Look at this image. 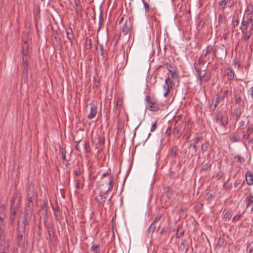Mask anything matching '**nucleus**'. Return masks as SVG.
<instances>
[{
  "label": "nucleus",
  "mask_w": 253,
  "mask_h": 253,
  "mask_svg": "<svg viewBox=\"0 0 253 253\" xmlns=\"http://www.w3.org/2000/svg\"><path fill=\"white\" fill-rule=\"evenodd\" d=\"M31 49L22 51V61H23V73L27 75L28 60L30 58Z\"/></svg>",
  "instance_id": "1"
},
{
  "label": "nucleus",
  "mask_w": 253,
  "mask_h": 253,
  "mask_svg": "<svg viewBox=\"0 0 253 253\" xmlns=\"http://www.w3.org/2000/svg\"><path fill=\"white\" fill-rule=\"evenodd\" d=\"M145 100L148 103V109L153 111H157L159 110V107L156 100L149 96H146Z\"/></svg>",
  "instance_id": "2"
},
{
  "label": "nucleus",
  "mask_w": 253,
  "mask_h": 253,
  "mask_svg": "<svg viewBox=\"0 0 253 253\" xmlns=\"http://www.w3.org/2000/svg\"><path fill=\"white\" fill-rule=\"evenodd\" d=\"M25 223L23 222L21 224H19L17 228V240L18 242V245L21 244V242L23 240V235L25 232Z\"/></svg>",
  "instance_id": "3"
},
{
  "label": "nucleus",
  "mask_w": 253,
  "mask_h": 253,
  "mask_svg": "<svg viewBox=\"0 0 253 253\" xmlns=\"http://www.w3.org/2000/svg\"><path fill=\"white\" fill-rule=\"evenodd\" d=\"M132 27V24L130 19L126 20L123 24L122 28V31L125 35H127Z\"/></svg>",
  "instance_id": "4"
},
{
  "label": "nucleus",
  "mask_w": 253,
  "mask_h": 253,
  "mask_svg": "<svg viewBox=\"0 0 253 253\" xmlns=\"http://www.w3.org/2000/svg\"><path fill=\"white\" fill-rule=\"evenodd\" d=\"M89 106L90 107V112L88 115L87 118L91 119L93 118L97 114V106L93 102L90 103Z\"/></svg>",
  "instance_id": "5"
},
{
  "label": "nucleus",
  "mask_w": 253,
  "mask_h": 253,
  "mask_svg": "<svg viewBox=\"0 0 253 253\" xmlns=\"http://www.w3.org/2000/svg\"><path fill=\"white\" fill-rule=\"evenodd\" d=\"M197 147L194 144H190L189 146V152L188 153V157L192 158L196 155Z\"/></svg>",
  "instance_id": "6"
},
{
  "label": "nucleus",
  "mask_w": 253,
  "mask_h": 253,
  "mask_svg": "<svg viewBox=\"0 0 253 253\" xmlns=\"http://www.w3.org/2000/svg\"><path fill=\"white\" fill-rule=\"evenodd\" d=\"M246 180L248 185H252L253 184V174L250 171H248L245 174Z\"/></svg>",
  "instance_id": "7"
},
{
  "label": "nucleus",
  "mask_w": 253,
  "mask_h": 253,
  "mask_svg": "<svg viewBox=\"0 0 253 253\" xmlns=\"http://www.w3.org/2000/svg\"><path fill=\"white\" fill-rule=\"evenodd\" d=\"M242 113V109L241 107H237L234 110L233 116L235 117L236 120L237 121L240 118Z\"/></svg>",
  "instance_id": "8"
},
{
  "label": "nucleus",
  "mask_w": 253,
  "mask_h": 253,
  "mask_svg": "<svg viewBox=\"0 0 253 253\" xmlns=\"http://www.w3.org/2000/svg\"><path fill=\"white\" fill-rule=\"evenodd\" d=\"M66 34L70 43L72 44L74 40V36L71 28H69L66 30Z\"/></svg>",
  "instance_id": "9"
},
{
  "label": "nucleus",
  "mask_w": 253,
  "mask_h": 253,
  "mask_svg": "<svg viewBox=\"0 0 253 253\" xmlns=\"http://www.w3.org/2000/svg\"><path fill=\"white\" fill-rule=\"evenodd\" d=\"M249 21H246L244 19V17L241 22V26L240 27V29L242 31V33H244L249 26Z\"/></svg>",
  "instance_id": "10"
},
{
  "label": "nucleus",
  "mask_w": 253,
  "mask_h": 253,
  "mask_svg": "<svg viewBox=\"0 0 253 253\" xmlns=\"http://www.w3.org/2000/svg\"><path fill=\"white\" fill-rule=\"evenodd\" d=\"M179 250L183 251H185V252L186 253L188 250V246L187 245V241L186 240H184L182 241L179 247Z\"/></svg>",
  "instance_id": "11"
},
{
  "label": "nucleus",
  "mask_w": 253,
  "mask_h": 253,
  "mask_svg": "<svg viewBox=\"0 0 253 253\" xmlns=\"http://www.w3.org/2000/svg\"><path fill=\"white\" fill-rule=\"evenodd\" d=\"M165 67L166 69L168 70L169 72V70H172V67L171 65L169 64L168 62L164 61L162 62V65L159 66L158 69L160 70L161 69Z\"/></svg>",
  "instance_id": "12"
},
{
  "label": "nucleus",
  "mask_w": 253,
  "mask_h": 253,
  "mask_svg": "<svg viewBox=\"0 0 253 253\" xmlns=\"http://www.w3.org/2000/svg\"><path fill=\"white\" fill-rule=\"evenodd\" d=\"M253 131V127L252 126H249L248 127L246 134H244L243 136L244 139L248 140L249 138L250 134Z\"/></svg>",
  "instance_id": "13"
},
{
  "label": "nucleus",
  "mask_w": 253,
  "mask_h": 253,
  "mask_svg": "<svg viewBox=\"0 0 253 253\" xmlns=\"http://www.w3.org/2000/svg\"><path fill=\"white\" fill-rule=\"evenodd\" d=\"M178 149L176 146H173L170 149L169 154L172 158H175L177 155Z\"/></svg>",
  "instance_id": "14"
},
{
  "label": "nucleus",
  "mask_w": 253,
  "mask_h": 253,
  "mask_svg": "<svg viewBox=\"0 0 253 253\" xmlns=\"http://www.w3.org/2000/svg\"><path fill=\"white\" fill-rule=\"evenodd\" d=\"M163 190V194H165L169 199L170 198L172 195V191H171L169 187L168 186L164 187Z\"/></svg>",
  "instance_id": "15"
},
{
  "label": "nucleus",
  "mask_w": 253,
  "mask_h": 253,
  "mask_svg": "<svg viewBox=\"0 0 253 253\" xmlns=\"http://www.w3.org/2000/svg\"><path fill=\"white\" fill-rule=\"evenodd\" d=\"M96 200L99 204L104 205L106 202V197L99 195L96 197Z\"/></svg>",
  "instance_id": "16"
},
{
  "label": "nucleus",
  "mask_w": 253,
  "mask_h": 253,
  "mask_svg": "<svg viewBox=\"0 0 253 253\" xmlns=\"http://www.w3.org/2000/svg\"><path fill=\"white\" fill-rule=\"evenodd\" d=\"M227 76L229 80H232L235 76L234 71L230 68L227 69Z\"/></svg>",
  "instance_id": "17"
},
{
  "label": "nucleus",
  "mask_w": 253,
  "mask_h": 253,
  "mask_svg": "<svg viewBox=\"0 0 253 253\" xmlns=\"http://www.w3.org/2000/svg\"><path fill=\"white\" fill-rule=\"evenodd\" d=\"M219 122L222 126L225 127L228 123V118L227 116H225Z\"/></svg>",
  "instance_id": "18"
},
{
  "label": "nucleus",
  "mask_w": 253,
  "mask_h": 253,
  "mask_svg": "<svg viewBox=\"0 0 253 253\" xmlns=\"http://www.w3.org/2000/svg\"><path fill=\"white\" fill-rule=\"evenodd\" d=\"M19 198L18 196H16L14 197L13 199L10 200V203L11 205L13 206H19Z\"/></svg>",
  "instance_id": "19"
},
{
  "label": "nucleus",
  "mask_w": 253,
  "mask_h": 253,
  "mask_svg": "<svg viewBox=\"0 0 253 253\" xmlns=\"http://www.w3.org/2000/svg\"><path fill=\"white\" fill-rule=\"evenodd\" d=\"M5 242V235L3 230H0V244L1 246Z\"/></svg>",
  "instance_id": "20"
},
{
  "label": "nucleus",
  "mask_w": 253,
  "mask_h": 253,
  "mask_svg": "<svg viewBox=\"0 0 253 253\" xmlns=\"http://www.w3.org/2000/svg\"><path fill=\"white\" fill-rule=\"evenodd\" d=\"M225 116H223L222 114H221L219 112L217 113L216 112L214 121L217 123L221 119V118H223Z\"/></svg>",
  "instance_id": "21"
},
{
  "label": "nucleus",
  "mask_w": 253,
  "mask_h": 253,
  "mask_svg": "<svg viewBox=\"0 0 253 253\" xmlns=\"http://www.w3.org/2000/svg\"><path fill=\"white\" fill-rule=\"evenodd\" d=\"M99 245L93 244L91 247V251L93 252V253H99Z\"/></svg>",
  "instance_id": "22"
},
{
  "label": "nucleus",
  "mask_w": 253,
  "mask_h": 253,
  "mask_svg": "<svg viewBox=\"0 0 253 253\" xmlns=\"http://www.w3.org/2000/svg\"><path fill=\"white\" fill-rule=\"evenodd\" d=\"M170 74L171 78L172 80H175L177 79V74L175 72L174 70H169L168 74Z\"/></svg>",
  "instance_id": "23"
},
{
  "label": "nucleus",
  "mask_w": 253,
  "mask_h": 253,
  "mask_svg": "<svg viewBox=\"0 0 253 253\" xmlns=\"http://www.w3.org/2000/svg\"><path fill=\"white\" fill-rule=\"evenodd\" d=\"M114 185V178L112 177H110L109 181V187L107 190V191H111L113 189Z\"/></svg>",
  "instance_id": "24"
},
{
  "label": "nucleus",
  "mask_w": 253,
  "mask_h": 253,
  "mask_svg": "<svg viewBox=\"0 0 253 253\" xmlns=\"http://www.w3.org/2000/svg\"><path fill=\"white\" fill-rule=\"evenodd\" d=\"M253 11V6L250 4H248L245 10V12L248 15L251 14Z\"/></svg>",
  "instance_id": "25"
},
{
  "label": "nucleus",
  "mask_w": 253,
  "mask_h": 253,
  "mask_svg": "<svg viewBox=\"0 0 253 253\" xmlns=\"http://www.w3.org/2000/svg\"><path fill=\"white\" fill-rule=\"evenodd\" d=\"M148 2L149 1L148 0L142 2V3L144 5V7L145 8V12L146 14L148 13L150 11V6L148 4Z\"/></svg>",
  "instance_id": "26"
},
{
  "label": "nucleus",
  "mask_w": 253,
  "mask_h": 253,
  "mask_svg": "<svg viewBox=\"0 0 253 253\" xmlns=\"http://www.w3.org/2000/svg\"><path fill=\"white\" fill-rule=\"evenodd\" d=\"M230 139L232 142H236L239 141L240 136L232 134L230 136Z\"/></svg>",
  "instance_id": "27"
},
{
  "label": "nucleus",
  "mask_w": 253,
  "mask_h": 253,
  "mask_svg": "<svg viewBox=\"0 0 253 253\" xmlns=\"http://www.w3.org/2000/svg\"><path fill=\"white\" fill-rule=\"evenodd\" d=\"M244 34V39L245 40L247 41L248 40L252 35V33L251 31H247V32H244L243 33Z\"/></svg>",
  "instance_id": "28"
},
{
  "label": "nucleus",
  "mask_w": 253,
  "mask_h": 253,
  "mask_svg": "<svg viewBox=\"0 0 253 253\" xmlns=\"http://www.w3.org/2000/svg\"><path fill=\"white\" fill-rule=\"evenodd\" d=\"M91 40L90 39L86 38L85 43V48L86 49H90L91 47Z\"/></svg>",
  "instance_id": "29"
},
{
  "label": "nucleus",
  "mask_w": 253,
  "mask_h": 253,
  "mask_svg": "<svg viewBox=\"0 0 253 253\" xmlns=\"http://www.w3.org/2000/svg\"><path fill=\"white\" fill-rule=\"evenodd\" d=\"M22 51L27 50L30 49L29 46L28 41L24 42L22 44Z\"/></svg>",
  "instance_id": "30"
},
{
  "label": "nucleus",
  "mask_w": 253,
  "mask_h": 253,
  "mask_svg": "<svg viewBox=\"0 0 253 253\" xmlns=\"http://www.w3.org/2000/svg\"><path fill=\"white\" fill-rule=\"evenodd\" d=\"M247 206H250L253 204V196L251 195L247 198Z\"/></svg>",
  "instance_id": "31"
},
{
  "label": "nucleus",
  "mask_w": 253,
  "mask_h": 253,
  "mask_svg": "<svg viewBox=\"0 0 253 253\" xmlns=\"http://www.w3.org/2000/svg\"><path fill=\"white\" fill-rule=\"evenodd\" d=\"M52 208L56 216L60 214L59 207H52Z\"/></svg>",
  "instance_id": "32"
},
{
  "label": "nucleus",
  "mask_w": 253,
  "mask_h": 253,
  "mask_svg": "<svg viewBox=\"0 0 253 253\" xmlns=\"http://www.w3.org/2000/svg\"><path fill=\"white\" fill-rule=\"evenodd\" d=\"M204 81L207 82L211 79V75L208 73H205L203 74Z\"/></svg>",
  "instance_id": "33"
},
{
  "label": "nucleus",
  "mask_w": 253,
  "mask_h": 253,
  "mask_svg": "<svg viewBox=\"0 0 253 253\" xmlns=\"http://www.w3.org/2000/svg\"><path fill=\"white\" fill-rule=\"evenodd\" d=\"M212 48L211 45H208L206 47V51L205 53L204 56L206 57L208 54H209L212 51Z\"/></svg>",
  "instance_id": "34"
},
{
  "label": "nucleus",
  "mask_w": 253,
  "mask_h": 253,
  "mask_svg": "<svg viewBox=\"0 0 253 253\" xmlns=\"http://www.w3.org/2000/svg\"><path fill=\"white\" fill-rule=\"evenodd\" d=\"M224 99V96L219 95L216 100V103L214 105V108H216L217 104Z\"/></svg>",
  "instance_id": "35"
},
{
  "label": "nucleus",
  "mask_w": 253,
  "mask_h": 253,
  "mask_svg": "<svg viewBox=\"0 0 253 253\" xmlns=\"http://www.w3.org/2000/svg\"><path fill=\"white\" fill-rule=\"evenodd\" d=\"M155 223L152 222V223L150 226L148 231L149 232L153 233L156 229Z\"/></svg>",
  "instance_id": "36"
},
{
  "label": "nucleus",
  "mask_w": 253,
  "mask_h": 253,
  "mask_svg": "<svg viewBox=\"0 0 253 253\" xmlns=\"http://www.w3.org/2000/svg\"><path fill=\"white\" fill-rule=\"evenodd\" d=\"M224 242L225 241L223 238H219L217 241V245L219 247H221L223 246V245L224 244Z\"/></svg>",
  "instance_id": "37"
},
{
  "label": "nucleus",
  "mask_w": 253,
  "mask_h": 253,
  "mask_svg": "<svg viewBox=\"0 0 253 253\" xmlns=\"http://www.w3.org/2000/svg\"><path fill=\"white\" fill-rule=\"evenodd\" d=\"M75 4L76 6L77 10L78 11L81 10V7L80 6V0H74Z\"/></svg>",
  "instance_id": "38"
},
{
  "label": "nucleus",
  "mask_w": 253,
  "mask_h": 253,
  "mask_svg": "<svg viewBox=\"0 0 253 253\" xmlns=\"http://www.w3.org/2000/svg\"><path fill=\"white\" fill-rule=\"evenodd\" d=\"M162 215L163 214L162 213H158L153 222L156 223V222H158L161 218Z\"/></svg>",
  "instance_id": "39"
},
{
  "label": "nucleus",
  "mask_w": 253,
  "mask_h": 253,
  "mask_svg": "<svg viewBox=\"0 0 253 253\" xmlns=\"http://www.w3.org/2000/svg\"><path fill=\"white\" fill-rule=\"evenodd\" d=\"M123 103V99L121 98H118L116 103V107L117 108H120Z\"/></svg>",
  "instance_id": "40"
},
{
  "label": "nucleus",
  "mask_w": 253,
  "mask_h": 253,
  "mask_svg": "<svg viewBox=\"0 0 253 253\" xmlns=\"http://www.w3.org/2000/svg\"><path fill=\"white\" fill-rule=\"evenodd\" d=\"M194 69L196 73L197 76H199L202 75L201 70L200 68H198L195 66V64L194 65Z\"/></svg>",
  "instance_id": "41"
},
{
  "label": "nucleus",
  "mask_w": 253,
  "mask_h": 253,
  "mask_svg": "<svg viewBox=\"0 0 253 253\" xmlns=\"http://www.w3.org/2000/svg\"><path fill=\"white\" fill-rule=\"evenodd\" d=\"M226 0H222L219 2V5L222 7V8H224L227 4Z\"/></svg>",
  "instance_id": "42"
},
{
  "label": "nucleus",
  "mask_w": 253,
  "mask_h": 253,
  "mask_svg": "<svg viewBox=\"0 0 253 253\" xmlns=\"http://www.w3.org/2000/svg\"><path fill=\"white\" fill-rule=\"evenodd\" d=\"M235 158H237L238 159V161L240 163H243L245 162V159L241 156L238 155L236 156Z\"/></svg>",
  "instance_id": "43"
},
{
  "label": "nucleus",
  "mask_w": 253,
  "mask_h": 253,
  "mask_svg": "<svg viewBox=\"0 0 253 253\" xmlns=\"http://www.w3.org/2000/svg\"><path fill=\"white\" fill-rule=\"evenodd\" d=\"M4 217L0 215V230H3L4 225L3 223Z\"/></svg>",
  "instance_id": "44"
},
{
  "label": "nucleus",
  "mask_w": 253,
  "mask_h": 253,
  "mask_svg": "<svg viewBox=\"0 0 253 253\" xmlns=\"http://www.w3.org/2000/svg\"><path fill=\"white\" fill-rule=\"evenodd\" d=\"M232 214L230 212H226L224 216V218L227 219H230L232 217Z\"/></svg>",
  "instance_id": "45"
},
{
  "label": "nucleus",
  "mask_w": 253,
  "mask_h": 253,
  "mask_svg": "<svg viewBox=\"0 0 253 253\" xmlns=\"http://www.w3.org/2000/svg\"><path fill=\"white\" fill-rule=\"evenodd\" d=\"M157 127V121H155V123L152 125L150 131L151 132L154 131Z\"/></svg>",
  "instance_id": "46"
},
{
  "label": "nucleus",
  "mask_w": 253,
  "mask_h": 253,
  "mask_svg": "<svg viewBox=\"0 0 253 253\" xmlns=\"http://www.w3.org/2000/svg\"><path fill=\"white\" fill-rule=\"evenodd\" d=\"M99 48H100L101 51V55L102 56V57L103 58H105L106 53V51H104L103 46L102 45H100Z\"/></svg>",
  "instance_id": "47"
},
{
  "label": "nucleus",
  "mask_w": 253,
  "mask_h": 253,
  "mask_svg": "<svg viewBox=\"0 0 253 253\" xmlns=\"http://www.w3.org/2000/svg\"><path fill=\"white\" fill-rule=\"evenodd\" d=\"M183 234H184L183 231H180L179 229H178L177 231L176 234V238H179L180 237H181L183 235Z\"/></svg>",
  "instance_id": "48"
},
{
  "label": "nucleus",
  "mask_w": 253,
  "mask_h": 253,
  "mask_svg": "<svg viewBox=\"0 0 253 253\" xmlns=\"http://www.w3.org/2000/svg\"><path fill=\"white\" fill-rule=\"evenodd\" d=\"M84 148L85 150V152H88L89 150V145L88 142H85L84 144Z\"/></svg>",
  "instance_id": "49"
},
{
  "label": "nucleus",
  "mask_w": 253,
  "mask_h": 253,
  "mask_svg": "<svg viewBox=\"0 0 253 253\" xmlns=\"http://www.w3.org/2000/svg\"><path fill=\"white\" fill-rule=\"evenodd\" d=\"M224 18V16L223 14H219V15L218 16V20L219 25H220V24H221L222 23Z\"/></svg>",
  "instance_id": "50"
},
{
  "label": "nucleus",
  "mask_w": 253,
  "mask_h": 253,
  "mask_svg": "<svg viewBox=\"0 0 253 253\" xmlns=\"http://www.w3.org/2000/svg\"><path fill=\"white\" fill-rule=\"evenodd\" d=\"M173 134L174 135H176V134H178L179 132V130L177 127V126H174V127L173 128V131H172Z\"/></svg>",
  "instance_id": "51"
},
{
  "label": "nucleus",
  "mask_w": 253,
  "mask_h": 253,
  "mask_svg": "<svg viewBox=\"0 0 253 253\" xmlns=\"http://www.w3.org/2000/svg\"><path fill=\"white\" fill-rule=\"evenodd\" d=\"M210 168L211 165H209V164H206L203 166L202 169L203 170L206 171L209 169H210Z\"/></svg>",
  "instance_id": "52"
},
{
  "label": "nucleus",
  "mask_w": 253,
  "mask_h": 253,
  "mask_svg": "<svg viewBox=\"0 0 253 253\" xmlns=\"http://www.w3.org/2000/svg\"><path fill=\"white\" fill-rule=\"evenodd\" d=\"M242 216V215L241 214H237L236 215H235L234 217H233V220H232V221H234V222H236L238 220H239V219L241 218V217Z\"/></svg>",
  "instance_id": "53"
},
{
  "label": "nucleus",
  "mask_w": 253,
  "mask_h": 253,
  "mask_svg": "<svg viewBox=\"0 0 253 253\" xmlns=\"http://www.w3.org/2000/svg\"><path fill=\"white\" fill-rule=\"evenodd\" d=\"M17 208H18V207H15L13 208H11L10 214H12L15 216L16 212V210H17Z\"/></svg>",
  "instance_id": "54"
},
{
  "label": "nucleus",
  "mask_w": 253,
  "mask_h": 253,
  "mask_svg": "<svg viewBox=\"0 0 253 253\" xmlns=\"http://www.w3.org/2000/svg\"><path fill=\"white\" fill-rule=\"evenodd\" d=\"M169 78H167L165 79V84L164 85V88L166 89L167 87H169L168 85L169 82Z\"/></svg>",
  "instance_id": "55"
},
{
  "label": "nucleus",
  "mask_w": 253,
  "mask_h": 253,
  "mask_svg": "<svg viewBox=\"0 0 253 253\" xmlns=\"http://www.w3.org/2000/svg\"><path fill=\"white\" fill-rule=\"evenodd\" d=\"M242 101V98L240 96H236L235 98V103L239 104Z\"/></svg>",
  "instance_id": "56"
},
{
  "label": "nucleus",
  "mask_w": 253,
  "mask_h": 253,
  "mask_svg": "<svg viewBox=\"0 0 253 253\" xmlns=\"http://www.w3.org/2000/svg\"><path fill=\"white\" fill-rule=\"evenodd\" d=\"M208 148V147L207 145L203 144L201 146V150L203 152H204L207 150Z\"/></svg>",
  "instance_id": "57"
},
{
  "label": "nucleus",
  "mask_w": 253,
  "mask_h": 253,
  "mask_svg": "<svg viewBox=\"0 0 253 253\" xmlns=\"http://www.w3.org/2000/svg\"><path fill=\"white\" fill-rule=\"evenodd\" d=\"M223 187L225 189L229 190L231 187V184H229L227 183H225L223 185Z\"/></svg>",
  "instance_id": "58"
},
{
  "label": "nucleus",
  "mask_w": 253,
  "mask_h": 253,
  "mask_svg": "<svg viewBox=\"0 0 253 253\" xmlns=\"http://www.w3.org/2000/svg\"><path fill=\"white\" fill-rule=\"evenodd\" d=\"M240 184V182L239 180H236L234 182V186L236 188H240L239 185Z\"/></svg>",
  "instance_id": "59"
},
{
  "label": "nucleus",
  "mask_w": 253,
  "mask_h": 253,
  "mask_svg": "<svg viewBox=\"0 0 253 253\" xmlns=\"http://www.w3.org/2000/svg\"><path fill=\"white\" fill-rule=\"evenodd\" d=\"M200 138L199 137H197L194 140L193 143H191V144H194L195 146L197 145V144L199 143V141H200Z\"/></svg>",
  "instance_id": "60"
},
{
  "label": "nucleus",
  "mask_w": 253,
  "mask_h": 253,
  "mask_svg": "<svg viewBox=\"0 0 253 253\" xmlns=\"http://www.w3.org/2000/svg\"><path fill=\"white\" fill-rule=\"evenodd\" d=\"M76 187L78 189H81L82 188V184L80 183L79 181H77L76 183Z\"/></svg>",
  "instance_id": "61"
},
{
  "label": "nucleus",
  "mask_w": 253,
  "mask_h": 253,
  "mask_svg": "<svg viewBox=\"0 0 253 253\" xmlns=\"http://www.w3.org/2000/svg\"><path fill=\"white\" fill-rule=\"evenodd\" d=\"M171 127H168L166 131V134H167L168 135H170V134L171 133Z\"/></svg>",
  "instance_id": "62"
},
{
  "label": "nucleus",
  "mask_w": 253,
  "mask_h": 253,
  "mask_svg": "<svg viewBox=\"0 0 253 253\" xmlns=\"http://www.w3.org/2000/svg\"><path fill=\"white\" fill-rule=\"evenodd\" d=\"M50 240L51 242L53 243V244H54L56 242V240L54 236H52L51 237H50Z\"/></svg>",
  "instance_id": "63"
},
{
  "label": "nucleus",
  "mask_w": 253,
  "mask_h": 253,
  "mask_svg": "<svg viewBox=\"0 0 253 253\" xmlns=\"http://www.w3.org/2000/svg\"><path fill=\"white\" fill-rule=\"evenodd\" d=\"M217 49L216 48H214V49H212V53L214 57H216V53H217Z\"/></svg>",
  "instance_id": "64"
}]
</instances>
